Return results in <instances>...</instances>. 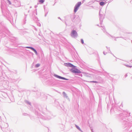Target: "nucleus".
<instances>
[{
    "label": "nucleus",
    "instance_id": "1",
    "mask_svg": "<svg viewBox=\"0 0 132 132\" xmlns=\"http://www.w3.org/2000/svg\"><path fill=\"white\" fill-rule=\"evenodd\" d=\"M81 2H78L77 3L75 7V9L74 10V11L75 12H76L78 8L81 5Z\"/></svg>",
    "mask_w": 132,
    "mask_h": 132
},
{
    "label": "nucleus",
    "instance_id": "2",
    "mask_svg": "<svg viewBox=\"0 0 132 132\" xmlns=\"http://www.w3.org/2000/svg\"><path fill=\"white\" fill-rule=\"evenodd\" d=\"M71 71L73 73H80V71L75 68V67H72V68L71 70Z\"/></svg>",
    "mask_w": 132,
    "mask_h": 132
},
{
    "label": "nucleus",
    "instance_id": "3",
    "mask_svg": "<svg viewBox=\"0 0 132 132\" xmlns=\"http://www.w3.org/2000/svg\"><path fill=\"white\" fill-rule=\"evenodd\" d=\"M71 36L73 37H75L77 36V33L76 31L75 30H73L71 34Z\"/></svg>",
    "mask_w": 132,
    "mask_h": 132
},
{
    "label": "nucleus",
    "instance_id": "4",
    "mask_svg": "<svg viewBox=\"0 0 132 132\" xmlns=\"http://www.w3.org/2000/svg\"><path fill=\"white\" fill-rule=\"evenodd\" d=\"M66 65L68 67H75V66L72 64L69 63H68L66 64Z\"/></svg>",
    "mask_w": 132,
    "mask_h": 132
},
{
    "label": "nucleus",
    "instance_id": "5",
    "mask_svg": "<svg viewBox=\"0 0 132 132\" xmlns=\"http://www.w3.org/2000/svg\"><path fill=\"white\" fill-rule=\"evenodd\" d=\"M105 3L103 2H101L100 3V5L101 6H103L105 4Z\"/></svg>",
    "mask_w": 132,
    "mask_h": 132
},
{
    "label": "nucleus",
    "instance_id": "6",
    "mask_svg": "<svg viewBox=\"0 0 132 132\" xmlns=\"http://www.w3.org/2000/svg\"><path fill=\"white\" fill-rule=\"evenodd\" d=\"M39 2L42 3H43L44 2V0H39Z\"/></svg>",
    "mask_w": 132,
    "mask_h": 132
},
{
    "label": "nucleus",
    "instance_id": "7",
    "mask_svg": "<svg viewBox=\"0 0 132 132\" xmlns=\"http://www.w3.org/2000/svg\"><path fill=\"white\" fill-rule=\"evenodd\" d=\"M40 65V64H36V67H39Z\"/></svg>",
    "mask_w": 132,
    "mask_h": 132
},
{
    "label": "nucleus",
    "instance_id": "8",
    "mask_svg": "<svg viewBox=\"0 0 132 132\" xmlns=\"http://www.w3.org/2000/svg\"><path fill=\"white\" fill-rule=\"evenodd\" d=\"M59 78H61V79H65V78L63 77H60V76H59Z\"/></svg>",
    "mask_w": 132,
    "mask_h": 132
},
{
    "label": "nucleus",
    "instance_id": "9",
    "mask_svg": "<svg viewBox=\"0 0 132 132\" xmlns=\"http://www.w3.org/2000/svg\"><path fill=\"white\" fill-rule=\"evenodd\" d=\"M34 52L36 54H37V52L36 50H35V49L34 50Z\"/></svg>",
    "mask_w": 132,
    "mask_h": 132
},
{
    "label": "nucleus",
    "instance_id": "10",
    "mask_svg": "<svg viewBox=\"0 0 132 132\" xmlns=\"http://www.w3.org/2000/svg\"><path fill=\"white\" fill-rule=\"evenodd\" d=\"M30 49H31L33 51H34L35 50V49L33 48L32 47H30Z\"/></svg>",
    "mask_w": 132,
    "mask_h": 132
},
{
    "label": "nucleus",
    "instance_id": "11",
    "mask_svg": "<svg viewBox=\"0 0 132 132\" xmlns=\"http://www.w3.org/2000/svg\"><path fill=\"white\" fill-rule=\"evenodd\" d=\"M8 2H9V4H11V2H10V1L9 0H8Z\"/></svg>",
    "mask_w": 132,
    "mask_h": 132
},
{
    "label": "nucleus",
    "instance_id": "12",
    "mask_svg": "<svg viewBox=\"0 0 132 132\" xmlns=\"http://www.w3.org/2000/svg\"><path fill=\"white\" fill-rule=\"evenodd\" d=\"M92 82H95V83H97V82L96 81H92Z\"/></svg>",
    "mask_w": 132,
    "mask_h": 132
},
{
    "label": "nucleus",
    "instance_id": "13",
    "mask_svg": "<svg viewBox=\"0 0 132 132\" xmlns=\"http://www.w3.org/2000/svg\"><path fill=\"white\" fill-rule=\"evenodd\" d=\"M76 127H77V128L78 129H79V127H78V126H76Z\"/></svg>",
    "mask_w": 132,
    "mask_h": 132
},
{
    "label": "nucleus",
    "instance_id": "14",
    "mask_svg": "<svg viewBox=\"0 0 132 132\" xmlns=\"http://www.w3.org/2000/svg\"><path fill=\"white\" fill-rule=\"evenodd\" d=\"M30 47H27V48H30Z\"/></svg>",
    "mask_w": 132,
    "mask_h": 132
},
{
    "label": "nucleus",
    "instance_id": "15",
    "mask_svg": "<svg viewBox=\"0 0 132 132\" xmlns=\"http://www.w3.org/2000/svg\"><path fill=\"white\" fill-rule=\"evenodd\" d=\"M81 42L82 43V39H81Z\"/></svg>",
    "mask_w": 132,
    "mask_h": 132
}]
</instances>
